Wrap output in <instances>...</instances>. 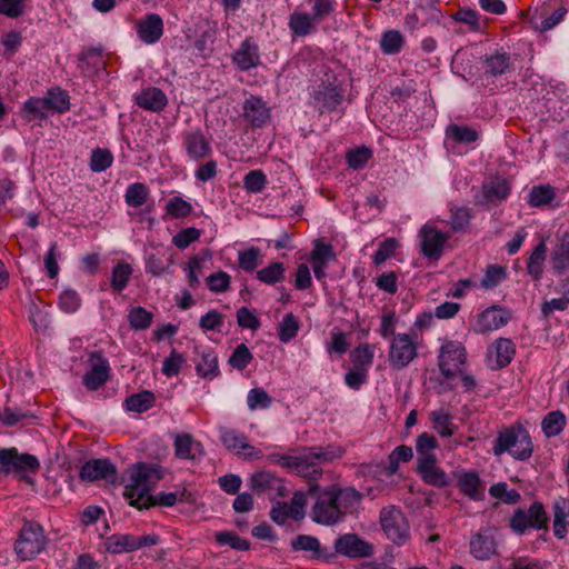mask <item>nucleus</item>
<instances>
[{
	"label": "nucleus",
	"instance_id": "1",
	"mask_svg": "<svg viewBox=\"0 0 569 569\" xmlns=\"http://www.w3.org/2000/svg\"><path fill=\"white\" fill-rule=\"evenodd\" d=\"M495 456L510 453L517 460H528L533 451L531 437L521 425L503 428L498 432L492 448Z\"/></svg>",
	"mask_w": 569,
	"mask_h": 569
},
{
	"label": "nucleus",
	"instance_id": "2",
	"mask_svg": "<svg viewBox=\"0 0 569 569\" xmlns=\"http://www.w3.org/2000/svg\"><path fill=\"white\" fill-rule=\"evenodd\" d=\"M161 478L159 466L138 463L130 471L129 483L124 490V496L130 499V505L139 508Z\"/></svg>",
	"mask_w": 569,
	"mask_h": 569
},
{
	"label": "nucleus",
	"instance_id": "3",
	"mask_svg": "<svg viewBox=\"0 0 569 569\" xmlns=\"http://www.w3.org/2000/svg\"><path fill=\"white\" fill-rule=\"evenodd\" d=\"M48 545L44 530L36 521H26L14 543V551L22 561L31 560L41 553Z\"/></svg>",
	"mask_w": 569,
	"mask_h": 569
},
{
	"label": "nucleus",
	"instance_id": "4",
	"mask_svg": "<svg viewBox=\"0 0 569 569\" xmlns=\"http://www.w3.org/2000/svg\"><path fill=\"white\" fill-rule=\"evenodd\" d=\"M40 469L38 458L30 453H19L18 449L0 448V475L14 473L21 479H28V473H36Z\"/></svg>",
	"mask_w": 569,
	"mask_h": 569
},
{
	"label": "nucleus",
	"instance_id": "5",
	"mask_svg": "<svg viewBox=\"0 0 569 569\" xmlns=\"http://www.w3.org/2000/svg\"><path fill=\"white\" fill-rule=\"evenodd\" d=\"M341 449H332L330 447H310L299 456L297 472L309 480H317L322 470L319 468L320 461L327 462L340 457Z\"/></svg>",
	"mask_w": 569,
	"mask_h": 569
},
{
	"label": "nucleus",
	"instance_id": "6",
	"mask_svg": "<svg viewBox=\"0 0 569 569\" xmlns=\"http://www.w3.org/2000/svg\"><path fill=\"white\" fill-rule=\"evenodd\" d=\"M466 348L461 342L447 341L439 351L438 366L440 372L448 379L453 378L457 373L462 371V366L466 362Z\"/></svg>",
	"mask_w": 569,
	"mask_h": 569
},
{
	"label": "nucleus",
	"instance_id": "7",
	"mask_svg": "<svg viewBox=\"0 0 569 569\" xmlns=\"http://www.w3.org/2000/svg\"><path fill=\"white\" fill-rule=\"evenodd\" d=\"M380 523L392 542L402 545L409 538L408 523L399 508L393 506L382 508L380 511Z\"/></svg>",
	"mask_w": 569,
	"mask_h": 569
},
{
	"label": "nucleus",
	"instance_id": "8",
	"mask_svg": "<svg viewBox=\"0 0 569 569\" xmlns=\"http://www.w3.org/2000/svg\"><path fill=\"white\" fill-rule=\"evenodd\" d=\"M417 345L407 333L393 336L389 350L390 366L396 370L406 368L417 357Z\"/></svg>",
	"mask_w": 569,
	"mask_h": 569
},
{
	"label": "nucleus",
	"instance_id": "9",
	"mask_svg": "<svg viewBox=\"0 0 569 569\" xmlns=\"http://www.w3.org/2000/svg\"><path fill=\"white\" fill-rule=\"evenodd\" d=\"M331 553H333V560L337 555L350 559L369 558L373 555V547L356 533H345L336 539Z\"/></svg>",
	"mask_w": 569,
	"mask_h": 569
},
{
	"label": "nucleus",
	"instance_id": "10",
	"mask_svg": "<svg viewBox=\"0 0 569 569\" xmlns=\"http://www.w3.org/2000/svg\"><path fill=\"white\" fill-rule=\"evenodd\" d=\"M547 521L548 517L542 503L533 502L527 511L522 509L516 510L510 520V526L515 531L522 533L528 528H546Z\"/></svg>",
	"mask_w": 569,
	"mask_h": 569
},
{
	"label": "nucleus",
	"instance_id": "11",
	"mask_svg": "<svg viewBox=\"0 0 569 569\" xmlns=\"http://www.w3.org/2000/svg\"><path fill=\"white\" fill-rule=\"evenodd\" d=\"M311 518L315 522L330 526L343 519L330 489L323 490L312 506Z\"/></svg>",
	"mask_w": 569,
	"mask_h": 569
},
{
	"label": "nucleus",
	"instance_id": "12",
	"mask_svg": "<svg viewBox=\"0 0 569 569\" xmlns=\"http://www.w3.org/2000/svg\"><path fill=\"white\" fill-rule=\"evenodd\" d=\"M90 370L83 376L82 382L89 390H97L110 378V365L99 351L89 353Z\"/></svg>",
	"mask_w": 569,
	"mask_h": 569
},
{
	"label": "nucleus",
	"instance_id": "13",
	"mask_svg": "<svg viewBox=\"0 0 569 569\" xmlns=\"http://www.w3.org/2000/svg\"><path fill=\"white\" fill-rule=\"evenodd\" d=\"M419 236L421 238V253L433 260L441 257L443 246L450 237L448 233L427 224L420 229Z\"/></svg>",
	"mask_w": 569,
	"mask_h": 569
},
{
	"label": "nucleus",
	"instance_id": "14",
	"mask_svg": "<svg viewBox=\"0 0 569 569\" xmlns=\"http://www.w3.org/2000/svg\"><path fill=\"white\" fill-rule=\"evenodd\" d=\"M291 549L293 551L310 552L311 560H321L325 562L333 561V553L327 547H322L319 539L310 535H298L291 541Z\"/></svg>",
	"mask_w": 569,
	"mask_h": 569
},
{
	"label": "nucleus",
	"instance_id": "15",
	"mask_svg": "<svg viewBox=\"0 0 569 569\" xmlns=\"http://www.w3.org/2000/svg\"><path fill=\"white\" fill-rule=\"evenodd\" d=\"M182 139L188 157L194 161L202 160L212 152L210 141L200 129L186 131Z\"/></svg>",
	"mask_w": 569,
	"mask_h": 569
},
{
	"label": "nucleus",
	"instance_id": "16",
	"mask_svg": "<svg viewBox=\"0 0 569 569\" xmlns=\"http://www.w3.org/2000/svg\"><path fill=\"white\" fill-rule=\"evenodd\" d=\"M436 456H428L417 461V472L429 486L442 488L450 485V477L437 466Z\"/></svg>",
	"mask_w": 569,
	"mask_h": 569
},
{
	"label": "nucleus",
	"instance_id": "17",
	"mask_svg": "<svg viewBox=\"0 0 569 569\" xmlns=\"http://www.w3.org/2000/svg\"><path fill=\"white\" fill-rule=\"evenodd\" d=\"M116 473V466L109 459H93L81 467L79 477L83 481L106 479L114 482Z\"/></svg>",
	"mask_w": 569,
	"mask_h": 569
},
{
	"label": "nucleus",
	"instance_id": "18",
	"mask_svg": "<svg viewBox=\"0 0 569 569\" xmlns=\"http://www.w3.org/2000/svg\"><path fill=\"white\" fill-rule=\"evenodd\" d=\"M220 439L228 450L250 449V452H244V459L247 460L260 459L263 456L260 450L248 442L247 437L242 432L234 429L221 428Z\"/></svg>",
	"mask_w": 569,
	"mask_h": 569
},
{
	"label": "nucleus",
	"instance_id": "19",
	"mask_svg": "<svg viewBox=\"0 0 569 569\" xmlns=\"http://www.w3.org/2000/svg\"><path fill=\"white\" fill-rule=\"evenodd\" d=\"M482 76L492 78L506 74L512 69L511 57L507 52L496 51L491 54H486L480 59Z\"/></svg>",
	"mask_w": 569,
	"mask_h": 569
},
{
	"label": "nucleus",
	"instance_id": "20",
	"mask_svg": "<svg viewBox=\"0 0 569 569\" xmlns=\"http://www.w3.org/2000/svg\"><path fill=\"white\" fill-rule=\"evenodd\" d=\"M343 98L345 90L341 87L317 88L312 93L315 107L320 113L337 110L338 106L342 103Z\"/></svg>",
	"mask_w": 569,
	"mask_h": 569
},
{
	"label": "nucleus",
	"instance_id": "21",
	"mask_svg": "<svg viewBox=\"0 0 569 569\" xmlns=\"http://www.w3.org/2000/svg\"><path fill=\"white\" fill-rule=\"evenodd\" d=\"M243 117L253 128H261L270 118V109L261 97L250 96L243 103Z\"/></svg>",
	"mask_w": 569,
	"mask_h": 569
},
{
	"label": "nucleus",
	"instance_id": "22",
	"mask_svg": "<svg viewBox=\"0 0 569 569\" xmlns=\"http://www.w3.org/2000/svg\"><path fill=\"white\" fill-rule=\"evenodd\" d=\"M510 319V312L500 306H491L483 310L478 318L477 326L479 332L497 330L506 326Z\"/></svg>",
	"mask_w": 569,
	"mask_h": 569
},
{
	"label": "nucleus",
	"instance_id": "23",
	"mask_svg": "<svg viewBox=\"0 0 569 569\" xmlns=\"http://www.w3.org/2000/svg\"><path fill=\"white\" fill-rule=\"evenodd\" d=\"M233 62L241 71H248L260 63L259 47L250 39L241 42L233 53Z\"/></svg>",
	"mask_w": 569,
	"mask_h": 569
},
{
	"label": "nucleus",
	"instance_id": "24",
	"mask_svg": "<svg viewBox=\"0 0 569 569\" xmlns=\"http://www.w3.org/2000/svg\"><path fill=\"white\" fill-rule=\"evenodd\" d=\"M134 101L144 110L160 112L166 108L168 98L161 89L148 87L134 96Z\"/></svg>",
	"mask_w": 569,
	"mask_h": 569
},
{
	"label": "nucleus",
	"instance_id": "25",
	"mask_svg": "<svg viewBox=\"0 0 569 569\" xmlns=\"http://www.w3.org/2000/svg\"><path fill=\"white\" fill-rule=\"evenodd\" d=\"M510 192V186L505 179H497L486 182L482 186L481 194L477 198L479 204H496L505 200Z\"/></svg>",
	"mask_w": 569,
	"mask_h": 569
},
{
	"label": "nucleus",
	"instance_id": "26",
	"mask_svg": "<svg viewBox=\"0 0 569 569\" xmlns=\"http://www.w3.org/2000/svg\"><path fill=\"white\" fill-rule=\"evenodd\" d=\"M329 489L343 518L346 515L352 513L362 500V493L352 487L340 488L338 486H331Z\"/></svg>",
	"mask_w": 569,
	"mask_h": 569
},
{
	"label": "nucleus",
	"instance_id": "27",
	"mask_svg": "<svg viewBox=\"0 0 569 569\" xmlns=\"http://www.w3.org/2000/svg\"><path fill=\"white\" fill-rule=\"evenodd\" d=\"M174 453L179 459L194 461L204 455V450L202 443L194 440L190 433H182L174 439Z\"/></svg>",
	"mask_w": 569,
	"mask_h": 569
},
{
	"label": "nucleus",
	"instance_id": "28",
	"mask_svg": "<svg viewBox=\"0 0 569 569\" xmlns=\"http://www.w3.org/2000/svg\"><path fill=\"white\" fill-rule=\"evenodd\" d=\"M496 549L497 543L491 535L478 532L470 539V553L478 560H488Z\"/></svg>",
	"mask_w": 569,
	"mask_h": 569
},
{
	"label": "nucleus",
	"instance_id": "29",
	"mask_svg": "<svg viewBox=\"0 0 569 569\" xmlns=\"http://www.w3.org/2000/svg\"><path fill=\"white\" fill-rule=\"evenodd\" d=\"M139 37L146 43L157 42L163 33V22L159 14L151 13L138 26Z\"/></svg>",
	"mask_w": 569,
	"mask_h": 569
},
{
	"label": "nucleus",
	"instance_id": "30",
	"mask_svg": "<svg viewBox=\"0 0 569 569\" xmlns=\"http://www.w3.org/2000/svg\"><path fill=\"white\" fill-rule=\"evenodd\" d=\"M200 360L196 363L199 376L206 379H213L219 375L218 356L212 349H203L199 352Z\"/></svg>",
	"mask_w": 569,
	"mask_h": 569
},
{
	"label": "nucleus",
	"instance_id": "31",
	"mask_svg": "<svg viewBox=\"0 0 569 569\" xmlns=\"http://www.w3.org/2000/svg\"><path fill=\"white\" fill-rule=\"evenodd\" d=\"M250 488L258 495L268 492H273L274 488H279L280 478L276 477L273 473L268 471H258L254 472L249 481Z\"/></svg>",
	"mask_w": 569,
	"mask_h": 569
},
{
	"label": "nucleus",
	"instance_id": "32",
	"mask_svg": "<svg viewBox=\"0 0 569 569\" xmlns=\"http://www.w3.org/2000/svg\"><path fill=\"white\" fill-rule=\"evenodd\" d=\"M458 486L461 492L472 500H481L483 498L481 480L475 471L461 475L458 480Z\"/></svg>",
	"mask_w": 569,
	"mask_h": 569
},
{
	"label": "nucleus",
	"instance_id": "33",
	"mask_svg": "<svg viewBox=\"0 0 569 569\" xmlns=\"http://www.w3.org/2000/svg\"><path fill=\"white\" fill-rule=\"evenodd\" d=\"M43 98L31 97L24 101L22 113L27 121L43 120L49 116V109Z\"/></svg>",
	"mask_w": 569,
	"mask_h": 569
},
{
	"label": "nucleus",
	"instance_id": "34",
	"mask_svg": "<svg viewBox=\"0 0 569 569\" xmlns=\"http://www.w3.org/2000/svg\"><path fill=\"white\" fill-rule=\"evenodd\" d=\"M106 546L111 553L131 552L139 549V545H136V536L132 535H112L107 539Z\"/></svg>",
	"mask_w": 569,
	"mask_h": 569
},
{
	"label": "nucleus",
	"instance_id": "35",
	"mask_svg": "<svg viewBox=\"0 0 569 569\" xmlns=\"http://www.w3.org/2000/svg\"><path fill=\"white\" fill-rule=\"evenodd\" d=\"M154 401V393L149 390H143L139 393L129 396L126 399V408L129 411L142 413L153 407Z\"/></svg>",
	"mask_w": 569,
	"mask_h": 569
},
{
	"label": "nucleus",
	"instance_id": "36",
	"mask_svg": "<svg viewBox=\"0 0 569 569\" xmlns=\"http://www.w3.org/2000/svg\"><path fill=\"white\" fill-rule=\"evenodd\" d=\"M551 263L555 271L562 273L569 268V234L565 236L551 253Z\"/></svg>",
	"mask_w": 569,
	"mask_h": 569
},
{
	"label": "nucleus",
	"instance_id": "37",
	"mask_svg": "<svg viewBox=\"0 0 569 569\" xmlns=\"http://www.w3.org/2000/svg\"><path fill=\"white\" fill-rule=\"evenodd\" d=\"M547 247L543 241L539 242L533 251L531 252L528 263L527 270L528 273L535 279L539 280L543 272V262L546 259Z\"/></svg>",
	"mask_w": 569,
	"mask_h": 569
},
{
	"label": "nucleus",
	"instance_id": "38",
	"mask_svg": "<svg viewBox=\"0 0 569 569\" xmlns=\"http://www.w3.org/2000/svg\"><path fill=\"white\" fill-rule=\"evenodd\" d=\"M565 426L566 416L559 410L549 412L541 421V429L548 438L560 435Z\"/></svg>",
	"mask_w": 569,
	"mask_h": 569
},
{
	"label": "nucleus",
	"instance_id": "39",
	"mask_svg": "<svg viewBox=\"0 0 569 569\" xmlns=\"http://www.w3.org/2000/svg\"><path fill=\"white\" fill-rule=\"evenodd\" d=\"M257 278L269 286L282 282L284 280V266L282 262H271L266 268L257 271Z\"/></svg>",
	"mask_w": 569,
	"mask_h": 569
},
{
	"label": "nucleus",
	"instance_id": "40",
	"mask_svg": "<svg viewBox=\"0 0 569 569\" xmlns=\"http://www.w3.org/2000/svg\"><path fill=\"white\" fill-rule=\"evenodd\" d=\"M43 99L48 102L47 107L49 111L52 110L58 113H63L70 108L69 96L60 88L50 89Z\"/></svg>",
	"mask_w": 569,
	"mask_h": 569
},
{
	"label": "nucleus",
	"instance_id": "41",
	"mask_svg": "<svg viewBox=\"0 0 569 569\" xmlns=\"http://www.w3.org/2000/svg\"><path fill=\"white\" fill-rule=\"evenodd\" d=\"M149 198V189L144 183L136 182L127 188L124 199L129 207H141Z\"/></svg>",
	"mask_w": 569,
	"mask_h": 569
},
{
	"label": "nucleus",
	"instance_id": "42",
	"mask_svg": "<svg viewBox=\"0 0 569 569\" xmlns=\"http://www.w3.org/2000/svg\"><path fill=\"white\" fill-rule=\"evenodd\" d=\"M132 274V268L127 262H119L111 274V288L116 292H121L129 283Z\"/></svg>",
	"mask_w": 569,
	"mask_h": 569
},
{
	"label": "nucleus",
	"instance_id": "43",
	"mask_svg": "<svg viewBox=\"0 0 569 569\" xmlns=\"http://www.w3.org/2000/svg\"><path fill=\"white\" fill-rule=\"evenodd\" d=\"M496 348V361L499 368L507 367L515 353L516 347L515 343L510 339L499 338L495 343Z\"/></svg>",
	"mask_w": 569,
	"mask_h": 569
},
{
	"label": "nucleus",
	"instance_id": "44",
	"mask_svg": "<svg viewBox=\"0 0 569 569\" xmlns=\"http://www.w3.org/2000/svg\"><path fill=\"white\" fill-rule=\"evenodd\" d=\"M433 429L441 437H450L453 435L452 418L449 413L443 410L432 411L430 413Z\"/></svg>",
	"mask_w": 569,
	"mask_h": 569
},
{
	"label": "nucleus",
	"instance_id": "45",
	"mask_svg": "<svg viewBox=\"0 0 569 569\" xmlns=\"http://www.w3.org/2000/svg\"><path fill=\"white\" fill-rule=\"evenodd\" d=\"M289 27L293 36L305 37L313 29L312 18L308 13L295 12L290 16Z\"/></svg>",
	"mask_w": 569,
	"mask_h": 569
},
{
	"label": "nucleus",
	"instance_id": "46",
	"mask_svg": "<svg viewBox=\"0 0 569 569\" xmlns=\"http://www.w3.org/2000/svg\"><path fill=\"white\" fill-rule=\"evenodd\" d=\"M556 198L555 189L550 186H537L529 192V204L531 207H542L549 204Z\"/></svg>",
	"mask_w": 569,
	"mask_h": 569
},
{
	"label": "nucleus",
	"instance_id": "47",
	"mask_svg": "<svg viewBox=\"0 0 569 569\" xmlns=\"http://www.w3.org/2000/svg\"><path fill=\"white\" fill-rule=\"evenodd\" d=\"M217 37V26L206 23V28L201 31L199 37L194 41V48L199 53L204 56L207 52L212 51V44L216 41Z\"/></svg>",
	"mask_w": 569,
	"mask_h": 569
},
{
	"label": "nucleus",
	"instance_id": "48",
	"mask_svg": "<svg viewBox=\"0 0 569 569\" xmlns=\"http://www.w3.org/2000/svg\"><path fill=\"white\" fill-rule=\"evenodd\" d=\"M153 319L152 312L143 307H134L129 311L128 320L134 330H144L151 326Z\"/></svg>",
	"mask_w": 569,
	"mask_h": 569
},
{
	"label": "nucleus",
	"instance_id": "49",
	"mask_svg": "<svg viewBox=\"0 0 569 569\" xmlns=\"http://www.w3.org/2000/svg\"><path fill=\"white\" fill-rule=\"evenodd\" d=\"M113 156L109 149L96 148L90 158V169L93 172H101L111 167Z\"/></svg>",
	"mask_w": 569,
	"mask_h": 569
},
{
	"label": "nucleus",
	"instance_id": "50",
	"mask_svg": "<svg viewBox=\"0 0 569 569\" xmlns=\"http://www.w3.org/2000/svg\"><path fill=\"white\" fill-rule=\"evenodd\" d=\"M214 538L220 546L228 545L236 550L246 551L250 548V542L247 539L241 538L232 531H219L216 533Z\"/></svg>",
	"mask_w": 569,
	"mask_h": 569
},
{
	"label": "nucleus",
	"instance_id": "51",
	"mask_svg": "<svg viewBox=\"0 0 569 569\" xmlns=\"http://www.w3.org/2000/svg\"><path fill=\"white\" fill-rule=\"evenodd\" d=\"M403 46V37L399 31L390 30L383 33L380 47L383 53L395 54L398 53Z\"/></svg>",
	"mask_w": 569,
	"mask_h": 569
},
{
	"label": "nucleus",
	"instance_id": "52",
	"mask_svg": "<svg viewBox=\"0 0 569 569\" xmlns=\"http://www.w3.org/2000/svg\"><path fill=\"white\" fill-rule=\"evenodd\" d=\"M507 278V270L502 266L490 264L487 267L483 278L481 279V287L492 289Z\"/></svg>",
	"mask_w": 569,
	"mask_h": 569
},
{
	"label": "nucleus",
	"instance_id": "53",
	"mask_svg": "<svg viewBox=\"0 0 569 569\" xmlns=\"http://www.w3.org/2000/svg\"><path fill=\"white\" fill-rule=\"evenodd\" d=\"M489 493L492 497H495L508 505L518 503L521 499V496L517 490H515V489L508 490V486L506 482H498V483L492 485L489 488Z\"/></svg>",
	"mask_w": 569,
	"mask_h": 569
},
{
	"label": "nucleus",
	"instance_id": "54",
	"mask_svg": "<svg viewBox=\"0 0 569 569\" xmlns=\"http://www.w3.org/2000/svg\"><path fill=\"white\" fill-rule=\"evenodd\" d=\"M253 355L244 343L238 345L231 353L228 362L229 365L238 370H243L252 361Z\"/></svg>",
	"mask_w": 569,
	"mask_h": 569
},
{
	"label": "nucleus",
	"instance_id": "55",
	"mask_svg": "<svg viewBox=\"0 0 569 569\" xmlns=\"http://www.w3.org/2000/svg\"><path fill=\"white\" fill-rule=\"evenodd\" d=\"M446 132L448 137L460 143H471L478 139L477 131L468 126L450 124Z\"/></svg>",
	"mask_w": 569,
	"mask_h": 569
},
{
	"label": "nucleus",
	"instance_id": "56",
	"mask_svg": "<svg viewBox=\"0 0 569 569\" xmlns=\"http://www.w3.org/2000/svg\"><path fill=\"white\" fill-rule=\"evenodd\" d=\"M299 330V322L293 313H287L283 316L279 323V339L282 342H289L292 340Z\"/></svg>",
	"mask_w": 569,
	"mask_h": 569
},
{
	"label": "nucleus",
	"instance_id": "57",
	"mask_svg": "<svg viewBox=\"0 0 569 569\" xmlns=\"http://www.w3.org/2000/svg\"><path fill=\"white\" fill-rule=\"evenodd\" d=\"M166 211L171 217L181 219L191 214L192 206L181 197H173L167 202Z\"/></svg>",
	"mask_w": 569,
	"mask_h": 569
},
{
	"label": "nucleus",
	"instance_id": "58",
	"mask_svg": "<svg viewBox=\"0 0 569 569\" xmlns=\"http://www.w3.org/2000/svg\"><path fill=\"white\" fill-rule=\"evenodd\" d=\"M438 447V441L435 436L423 432L418 436L416 441V450L418 453V461L428 456H435L431 451Z\"/></svg>",
	"mask_w": 569,
	"mask_h": 569
},
{
	"label": "nucleus",
	"instance_id": "59",
	"mask_svg": "<svg viewBox=\"0 0 569 569\" xmlns=\"http://www.w3.org/2000/svg\"><path fill=\"white\" fill-rule=\"evenodd\" d=\"M247 403L250 410L267 409L271 406L272 399L262 388H253L248 392Z\"/></svg>",
	"mask_w": 569,
	"mask_h": 569
},
{
	"label": "nucleus",
	"instance_id": "60",
	"mask_svg": "<svg viewBox=\"0 0 569 569\" xmlns=\"http://www.w3.org/2000/svg\"><path fill=\"white\" fill-rule=\"evenodd\" d=\"M267 183L266 174L261 170H252L243 178V187L252 193L261 192Z\"/></svg>",
	"mask_w": 569,
	"mask_h": 569
},
{
	"label": "nucleus",
	"instance_id": "61",
	"mask_svg": "<svg viewBox=\"0 0 569 569\" xmlns=\"http://www.w3.org/2000/svg\"><path fill=\"white\" fill-rule=\"evenodd\" d=\"M81 306V299L76 290L66 289L59 298V307L67 313L76 312Z\"/></svg>",
	"mask_w": 569,
	"mask_h": 569
},
{
	"label": "nucleus",
	"instance_id": "62",
	"mask_svg": "<svg viewBox=\"0 0 569 569\" xmlns=\"http://www.w3.org/2000/svg\"><path fill=\"white\" fill-rule=\"evenodd\" d=\"M367 379L368 370L363 366H353V368L345 375L346 385L353 390H359Z\"/></svg>",
	"mask_w": 569,
	"mask_h": 569
},
{
	"label": "nucleus",
	"instance_id": "63",
	"mask_svg": "<svg viewBox=\"0 0 569 569\" xmlns=\"http://www.w3.org/2000/svg\"><path fill=\"white\" fill-rule=\"evenodd\" d=\"M201 236V231L194 227H189L179 231L172 238L173 244L179 249L188 248L192 242L197 241Z\"/></svg>",
	"mask_w": 569,
	"mask_h": 569
},
{
	"label": "nucleus",
	"instance_id": "64",
	"mask_svg": "<svg viewBox=\"0 0 569 569\" xmlns=\"http://www.w3.org/2000/svg\"><path fill=\"white\" fill-rule=\"evenodd\" d=\"M372 152L369 148L361 147L347 152V162L352 169H361L371 158Z\"/></svg>",
	"mask_w": 569,
	"mask_h": 569
}]
</instances>
